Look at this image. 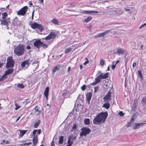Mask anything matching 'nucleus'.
Returning <instances> with one entry per match:
<instances>
[{
    "mask_svg": "<svg viewBox=\"0 0 146 146\" xmlns=\"http://www.w3.org/2000/svg\"><path fill=\"white\" fill-rule=\"evenodd\" d=\"M39 109L40 107L38 106H36L35 107V112L36 113L37 115H39L40 113V111L39 110Z\"/></svg>",
    "mask_w": 146,
    "mask_h": 146,
    "instance_id": "nucleus-23",
    "label": "nucleus"
},
{
    "mask_svg": "<svg viewBox=\"0 0 146 146\" xmlns=\"http://www.w3.org/2000/svg\"><path fill=\"white\" fill-rule=\"evenodd\" d=\"M31 61H30L29 59H27L25 60L22 62L21 64V66L22 67H24L26 64L28 66H29L30 64Z\"/></svg>",
    "mask_w": 146,
    "mask_h": 146,
    "instance_id": "nucleus-11",
    "label": "nucleus"
},
{
    "mask_svg": "<svg viewBox=\"0 0 146 146\" xmlns=\"http://www.w3.org/2000/svg\"><path fill=\"white\" fill-rule=\"evenodd\" d=\"M116 64H115V65L113 64L112 66V69H114L115 67L116 66Z\"/></svg>",
    "mask_w": 146,
    "mask_h": 146,
    "instance_id": "nucleus-54",
    "label": "nucleus"
},
{
    "mask_svg": "<svg viewBox=\"0 0 146 146\" xmlns=\"http://www.w3.org/2000/svg\"><path fill=\"white\" fill-rule=\"evenodd\" d=\"M99 75L101 79H106L108 77V73H106L104 75H103L101 73Z\"/></svg>",
    "mask_w": 146,
    "mask_h": 146,
    "instance_id": "nucleus-18",
    "label": "nucleus"
},
{
    "mask_svg": "<svg viewBox=\"0 0 146 146\" xmlns=\"http://www.w3.org/2000/svg\"><path fill=\"white\" fill-rule=\"evenodd\" d=\"M1 24L4 25H6L8 24V22L6 20L3 19L1 21Z\"/></svg>",
    "mask_w": 146,
    "mask_h": 146,
    "instance_id": "nucleus-31",
    "label": "nucleus"
},
{
    "mask_svg": "<svg viewBox=\"0 0 146 146\" xmlns=\"http://www.w3.org/2000/svg\"><path fill=\"white\" fill-rule=\"evenodd\" d=\"M27 130H20V133L19 136H21V137H22L23 135L26 133L27 132Z\"/></svg>",
    "mask_w": 146,
    "mask_h": 146,
    "instance_id": "nucleus-24",
    "label": "nucleus"
},
{
    "mask_svg": "<svg viewBox=\"0 0 146 146\" xmlns=\"http://www.w3.org/2000/svg\"><path fill=\"white\" fill-rule=\"evenodd\" d=\"M24 45L20 44L15 48L14 52L15 54L19 56L22 55L24 54Z\"/></svg>",
    "mask_w": 146,
    "mask_h": 146,
    "instance_id": "nucleus-3",
    "label": "nucleus"
},
{
    "mask_svg": "<svg viewBox=\"0 0 146 146\" xmlns=\"http://www.w3.org/2000/svg\"><path fill=\"white\" fill-rule=\"evenodd\" d=\"M85 59L86 60V61L83 64L84 65H86L87 64L89 63L88 59L87 58H86Z\"/></svg>",
    "mask_w": 146,
    "mask_h": 146,
    "instance_id": "nucleus-42",
    "label": "nucleus"
},
{
    "mask_svg": "<svg viewBox=\"0 0 146 146\" xmlns=\"http://www.w3.org/2000/svg\"><path fill=\"white\" fill-rule=\"evenodd\" d=\"M14 65V62L11 57H8L7 58V62L6 63V67L9 68L13 67Z\"/></svg>",
    "mask_w": 146,
    "mask_h": 146,
    "instance_id": "nucleus-7",
    "label": "nucleus"
},
{
    "mask_svg": "<svg viewBox=\"0 0 146 146\" xmlns=\"http://www.w3.org/2000/svg\"><path fill=\"white\" fill-rule=\"evenodd\" d=\"M34 10H33V12H32V19H33V16H34Z\"/></svg>",
    "mask_w": 146,
    "mask_h": 146,
    "instance_id": "nucleus-59",
    "label": "nucleus"
},
{
    "mask_svg": "<svg viewBox=\"0 0 146 146\" xmlns=\"http://www.w3.org/2000/svg\"><path fill=\"white\" fill-rule=\"evenodd\" d=\"M17 86L21 88H23L24 87V86L23 84H17Z\"/></svg>",
    "mask_w": 146,
    "mask_h": 146,
    "instance_id": "nucleus-39",
    "label": "nucleus"
},
{
    "mask_svg": "<svg viewBox=\"0 0 146 146\" xmlns=\"http://www.w3.org/2000/svg\"><path fill=\"white\" fill-rule=\"evenodd\" d=\"M92 97V93L91 92L87 93L86 94V98L88 103L89 104Z\"/></svg>",
    "mask_w": 146,
    "mask_h": 146,
    "instance_id": "nucleus-13",
    "label": "nucleus"
},
{
    "mask_svg": "<svg viewBox=\"0 0 146 146\" xmlns=\"http://www.w3.org/2000/svg\"><path fill=\"white\" fill-rule=\"evenodd\" d=\"M69 3L70 4V5L71 6H75L76 4V3L74 2L72 3L70 2Z\"/></svg>",
    "mask_w": 146,
    "mask_h": 146,
    "instance_id": "nucleus-46",
    "label": "nucleus"
},
{
    "mask_svg": "<svg viewBox=\"0 0 146 146\" xmlns=\"http://www.w3.org/2000/svg\"><path fill=\"white\" fill-rule=\"evenodd\" d=\"M54 141H52L51 143V146H55V145L54 144Z\"/></svg>",
    "mask_w": 146,
    "mask_h": 146,
    "instance_id": "nucleus-56",
    "label": "nucleus"
},
{
    "mask_svg": "<svg viewBox=\"0 0 146 146\" xmlns=\"http://www.w3.org/2000/svg\"><path fill=\"white\" fill-rule=\"evenodd\" d=\"M38 131V134H40L41 133V129H39L38 130H37Z\"/></svg>",
    "mask_w": 146,
    "mask_h": 146,
    "instance_id": "nucleus-60",
    "label": "nucleus"
},
{
    "mask_svg": "<svg viewBox=\"0 0 146 146\" xmlns=\"http://www.w3.org/2000/svg\"><path fill=\"white\" fill-rule=\"evenodd\" d=\"M108 115L107 112L106 111L99 113L93 119L94 124L95 125H100L104 122Z\"/></svg>",
    "mask_w": 146,
    "mask_h": 146,
    "instance_id": "nucleus-1",
    "label": "nucleus"
},
{
    "mask_svg": "<svg viewBox=\"0 0 146 146\" xmlns=\"http://www.w3.org/2000/svg\"><path fill=\"white\" fill-rule=\"evenodd\" d=\"M111 30H107L105 32H104L99 33L98 34L96 35L95 36H94V38H97L99 37H103L105 35H106L109 32L110 33H112V32L111 31Z\"/></svg>",
    "mask_w": 146,
    "mask_h": 146,
    "instance_id": "nucleus-9",
    "label": "nucleus"
},
{
    "mask_svg": "<svg viewBox=\"0 0 146 146\" xmlns=\"http://www.w3.org/2000/svg\"><path fill=\"white\" fill-rule=\"evenodd\" d=\"M138 74L139 75V76L140 77V78H142V74L141 72V71L140 70H139L138 71Z\"/></svg>",
    "mask_w": 146,
    "mask_h": 146,
    "instance_id": "nucleus-44",
    "label": "nucleus"
},
{
    "mask_svg": "<svg viewBox=\"0 0 146 146\" xmlns=\"http://www.w3.org/2000/svg\"><path fill=\"white\" fill-rule=\"evenodd\" d=\"M108 12L111 13V15L118 16L123 14V11L121 9H110Z\"/></svg>",
    "mask_w": 146,
    "mask_h": 146,
    "instance_id": "nucleus-4",
    "label": "nucleus"
},
{
    "mask_svg": "<svg viewBox=\"0 0 146 146\" xmlns=\"http://www.w3.org/2000/svg\"><path fill=\"white\" fill-rule=\"evenodd\" d=\"M92 18L91 17H88L85 19L84 21L88 23L92 19Z\"/></svg>",
    "mask_w": 146,
    "mask_h": 146,
    "instance_id": "nucleus-32",
    "label": "nucleus"
},
{
    "mask_svg": "<svg viewBox=\"0 0 146 146\" xmlns=\"http://www.w3.org/2000/svg\"><path fill=\"white\" fill-rule=\"evenodd\" d=\"M111 92L109 91L103 98V99L104 100V102H106L107 101L110 100L111 99Z\"/></svg>",
    "mask_w": 146,
    "mask_h": 146,
    "instance_id": "nucleus-10",
    "label": "nucleus"
},
{
    "mask_svg": "<svg viewBox=\"0 0 146 146\" xmlns=\"http://www.w3.org/2000/svg\"><path fill=\"white\" fill-rule=\"evenodd\" d=\"M40 123V120H38L37 122H35L34 125V127L35 128H36L39 125Z\"/></svg>",
    "mask_w": 146,
    "mask_h": 146,
    "instance_id": "nucleus-30",
    "label": "nucleus"
},
{
    "mask_svg": "<svg viewBox=\"0 0 146 146\" xmlns=\"http://www.w3.org/2000/svg\"><path fill=\"white\" fill-rule=\"evenodd\" d=\"M64 137L62 136H61L59 137V142L58 143L60 144H62L63 142Z\"/></svg>",
    "mask_w": 146,
    "mask_h": 146,
    "instance_id": "nucleus-25",
    "label": "nucleus"
},
{
    "mask_svg": "<svg viewBox=\"0 0 146 146\" xmlns=\"http://www.w3.org/2000/svg\"><path fill=\"white\" fill-rule=\"evenodd\" d=\"M49 89V87H47L46 88L44 92V96L46 97V99L47 100L48 99V95Z\"/></svg>",
    "mask_w": 146,
    "mask_h": 146,
    "instance_id": "nucleus-17",
    "label": "nucleus"
},
{
    "mask_svg": "<svg viewBox=\"0 0 146 146\" xmlns=\"http://www.w3.org/2000/svg\"><path fill=\"white\" fill-rule=\"evenodd\" d=\"M71 68L70 67H68V72H69L70 71Z\"/></svg>",
    "mask_w": 146,
    "mask_h": 146,
    "instance_id": "nucleus-63",
    "label": "nucleus"
},
{
    "mask_svg": "<svg viewBox=\"0 0 146 146\" xmlns=\"http://www.w3.org/2000/svg\"><path fill=\"white\" fill-rule=\"evenodd\" d=\"M2 18L4 19L6 18L7 16V14L6 13H2Z\"/></svg>",
    "mask_w": 146,
    "mask_h": 146,
    "instance_id": "nucleus-35",
    "label": "nucleus"
},
{
    "mask_svg": "<svg viewBox=\"0 0 146 146\" xmlns=\"http://www.w3.org/2000/svg\"><path fill=\"white\" fill-rule=\"evenodd\" d=\"M84 122L86 125H89L90 124V119L89 118H86L84 119Z\"/></svg>",
    "mask_w": 146,
    "mask_h": 146,
    "instance_id": "nucleus-28",
    "label": "nucleus"
},
{
    "mask_svg": "<svg viewBox=\"0 0 146 146\" xmlns=\"http://www.w3.org/2000/svg\"><path fill=\"white\" fill-rule=\"evenodd\" d=\"M81 130L82 131L80 134V136H86L87 135L89 134L91 131V130L89 128L86 127H83Z\"/></svg>",
    "mask_w": 146,
    "mask_h": 146,
    "instance_id": "nucleus-6",
    "label": "nucleus"
},
{
    "mask_svg": "<svg viewBox=\"0 0 146 146\" xmlns=\"http://www.w3.org/2000/svg\"><path fill=\"white\" fill-rule=\"evenodd\" d=\"M20 116H19L18 117V118L16 119V122H17L19 120V119H20Z\"/></svg>",
    "mask_w": 146,
    "mask_h": 146,
    "instance_id": "nucleus-64",
    "label": "nucleus"
},
{
    "mask_svg": "<svg viewBox=\"0 0 146 146\" xmlns=\"http://www.w3.org/2000/svg\"><path fill=\"white\" fill-rule=\"evenodd\" d=\"M144 124V123H135L134 125L132 126V128L134 130L137 129L139 128L140 126H142Z\"/></svg>",
    "mask_w": 146,
    "mask_h": 146,
    "instance_id": "nucleus-12",
    "label": "nucleus"
},
{
    "mask_svg": "<svg viewBox=\"0 0 146 146\" xmlns=\"http://www.w3.org/2000/svg\"><path fill=\"white\" fill-rule=\"evenodd\" d=\"M15 106H16V108H15V110H17L18 109L21 107L20 106L18 105L16 103H15Z\"/></svg>",
    "mask_w": 146,
    "mask_h": 146,
    "instance_id": "nucleus-41",
    "label": "nucleus"
},
{
    "mask_svg": "<svg viewBox=\"0 0 146 146\" xmlns=\"http://www.w3.org/2000/svg\"><path fill=\"white\" fill-rule=\"evenodd\" d=\"M71 136L70 135L69 136L68 138L67 141L68 145L66 146H71L72 145L73 141H71Z\"/></svg>",
    "mask_w": 146,
    "mask_h": 146,
    "instance_id": "nucleus-16",
    "label": "nucleus"
},
{
    "mask_svg": "<svg viewBox=\"0 0 146 146\" xmlns=\"http://www.w3.org/2000/svg\"><path fill=\"white\" fill-rule=\"evenodd\" d=\"M106 102L105 103L103 104L102 107L106 109H108L110 107V103L108 102Z\"/></svg>",
    "mask_w": 146,
    "mask_h": 146,
    "instance_id": "nucleus-20",
    "label": "nucleus"
},
{
    "mask_svg": "<svg viewBox=\"0 0 146 146\" xmlns=\"http://www.w3.org/2000/svg\"><path fill=\"white\" fill-rule=\"evenodd\" d=\"M134 118L133 116L131 117V118L130 121V122L131 123L133 122L134 121Z\"/></svg>",
    "mask_w": 146,
    "mask_h": 146,
    "instance_id": "nucleus-50",
    "label": "nucleus"
},
{
    "mask_svg": "<svg viewBox=\"0 0 146 146\" xmlns=\"http://www.w3.org/2000/svg\"><path fill=\"white\" fill-rule=\"evenodd\" d=\"M5 142V140H3L1 142V143L0 144H2L3 143H4Z\"/></svg>",
    "mask_w": 146,
    "mask_h": 146,
    "instance_id": "nucleus-61",
    "label": "nucleus"
},
{
    "mask_svg": "<svg viewBox=\"0 0 146 146\" xmlns=\"http://www.w3.org/2000/svg\"><path fill=\"white\" fill-rule=\"evenodd\" d=\"M131 123L129 122L128 124L127 125V127H129L131 126Z\"/></svg>",
    "mask_w": 146,
    "mask_h": 146,
    "instance_id": "nucleus-53",
    "label": "nucleus"
},
{
    "mask_svg": "<svg viewBox=\"0 0 146 146\" xmlns=\"http://www.w3.org/2000/svg\"><path fill=\"white\" fill-rule=\"evenodd\" d=\"M100 2L98 3H95L91 7H92L94 8H97V6H98V5L100 4Z\"/></svg>",
    "mask_w": 146,
    "mask_h": 146,
    "instance_id": "nucleus-40",
    "label": "nucleus"
},
{
    "mask_svg": "<svg viewBox=\"0 0 146 146\" xmlns=\"http://www.w3.org/2000/svg\"><path fill=\"white\" fill-rule=\"evenodd\" d=\"M51 22L55 25H58V21L57 19H53L51 21Z\"/></svg>",
    "mask_w": 146,
    "mask_h": 146,
    "instance_id": "nucleus-26",
    "label": "nucleus"
},
{
    "mask_svg": "<svg viewBox=\"0 0 146 146\" xmlns=\"http://www.w3.org/2000/svg\"><path fill=\"white\" fill-rule=\"evenodd\" d=\"M31 27L33 29H37L42 32L44 29V27L41 24L36 22H34L31 24Z\"/></svg>",
    "mask_w": 146,
    "mask_h": 146,
    "instance_id": "nucleus-5",
    "label": "nucleus"
},
{
    "mask_svg": "<svg viewBox=\"0 0 146 146\" xmlns=\"http://www.w3.org/2000/svg\"><path fill=\"white\" fill-rule=\"evenodd\" d=\"M7 78L6 75H4L2 76L0 78V81H3L5 79H6Z\"/></svg>",
    "mask_w": 146,
    "mask_h": 146,
    "instance_id": "nucleus-34",
    "label": "nucleus"
},
{
    "mask_svg": "<svg viewBox=\"0 0 146 146\" xmlns=\"http://www.w3.org/2000/svg\"><path fill=\"white\" fill-rule=\"evenodd\" d=\"M26 49L27 50L30 49H31V47L30 46L28 45L26 47Z\"/></svg>",
    "mask_w": 146,
    "mask_h": 146,
    "instance_id": "nucleus-58",
    "label": "nucleus"
},
{
    "mask_svg": "<svg viewBox=\"0 0 146 146\" xmlns=\"http://www.w3.org/2000/svg\"><path fill=\"white\" fill-rule=\"evenodd\" d=\"M51 38H54L56 36V35L54 33L51 32L49 34Z\"/></svg>",
    "mask_w": 146,
    "mask_h": 146,
    "instance_id": "nucleus-27",
    "label": "nucleus"
},
{
    "mask_svg": "<svg viewBox=\"0 0 146 146\" xmlns=\"http://www.w3.org/2000/svg\"><path fill=\"white\" fill-rule=\"evenodd\" d=\"M125 52V50L122 48L118 47L117 49V53L119 54H122Z\"/></svg>",
    "mask_w": 146,
    "mask_h": 146,
    "instance_id": "nucleus-15",
    "label": "nucleus"
},
{
    "mask_svg": "<svg viewBox=\"0 0 146 146\" xmlns=\"http://www.w3.org/2000/svg\"><path fill=\"white\" fill-rule=\"evenodd\" d=\"M33 42L34 48L38 51H39V49L41 47L44 49H45L48 47V45L41 42L40 39H34Z\"/></svg>",
    "mask_w": 146,
    "mask_h": 146,
    "instance_id": "nucleus-2",
    "label": "nucleus"
},
{
    "mask_svg": "<svg viewBox=\"0 0 146 146\" xmlns=\"http://www.w3.org/2000/svg\"><path fill=\"white\" fill-rule=\"evenodd\" d=\"M72 50L71 48H67L65 50V53H67L70 52Z\"/></svg>",
    "mask_w": 146,
    "mask_h": 146,
    "instance_id": "nucleus-33",
    "label": "nucleus"
},
{
    "mask_svg": "<svg viewBox=\"0 0 146 146\" xmlns=\"http://www.w3.org/2000/svg\"><path fill=\"white\" fill-rule=\"evenodd\" d=\"M86 88V85L85 84H84V85H83L81 87V89L83 91H84L85 90Z\"/></svg>",
    "mask_w": 146,
    "mask_h": 146,
    "instance_id": "nucleus-45",
    "label": "nucleus"
},
{
    "mask_svg": "<svg viewBox=\"0 0 146 146\" xmlns=\"http://www.w3.org/2000/svg\"><path fill=\"white\" fill-rule=\"evenodd\" d=\"M60 64H58L56 66L54 67V68L52 69V71L53 73H54L55 72H56V71L58 70L59 69V68H60Z\"/></svg>",
    "mask_w": 146,
    "mask_h": 146,
    "instance_id": "nucleus-22",
    "label": "nucleus"
},
{
    "mask_svg": "<svg viewBox=\"0 0 146 146\" xmlns=\"http://www.w3.org/2000/svg\"><path fill=\"white\" fill-rule=\"evenodd\" d=\"M68 93V92L67 91H66L65 92L63 93L62 94V96H65Z\"/></svg>",
    "mask_w": 146,
    "mask_h": 146,
    "instance_id": "nucleus-48",
    "label": "nucleus"
},
{
    "mask_svg": "<svg viewBox=\"0 0 146 146\" xmlns=\"http://www.w3.org/2000/svg\"><path fill=\"white\" fill-rule=\"evenodd\" d=\"M105 62V61L104 59L102 58L100 59V64L101 66H103L104 65Z\"/></svg>",
    "mask_w": 146,
    "mask_h": 146,
    "instance_id": "nucleus-36",
    "label": "nucleus"
},
{
    "mask_svg": "<svg viewBox=\"0 0 146 146\" xmlns=\"http://www.w3.org/2000/svg\"><path fill=\"white\" fill-rule=\"evenodd\" d=\"M99 90V86H96L94 88V92H96Z\"/></svg>",
    "mask_w": 146,
    "mask_h": 146,
    "instance_id": "nucleus-47",
    "label": "nucleus"
},
{
    "mask_svg": "<svg viewBox=\"0 0 146 146\" xmlns=\"http://www.w3.org/2000/svg\"><path fill=\"white\" fill-rule=\"evenodd\" d=\"M77 127V125L75 124H74L72 127V130H71V131H75V130L76 129Z\"/></svg>",
    "mask_w": 146,
    "mask_h": 146,
    "instance_id": "nucleus-38",
    "label": "nucleus"
},
{
    "mask_svg": "<svg viewBox=\"0 0 146 146\" xmlns=\"http://www.w3.org/2000/svg\"><path fill=\"white\" fill-rule=\"evenodd\" d=\"M38 141V138L37 135L35 136H34L33 138V144L34 145H36L37 144Z\"/></svg>",
    "mask_w": 146,
    "mask_h": 146,
    "instance_id": "nucleus-19",
    "label": "nucleus"
},
{
    "mask_svg": "<svg viewBox=\"0 0 146 146\" xmlns=\"http://www.w3.org/2000/svg\"><path fill=\"white\" fill-rule=\"evenodd\" d=\"M91 11H83L82 13L83 14H90Z\"/></svg>",
    "mask_w": 146,
    "mask_h": 146,
    "instance_id": "nucleus-37",
    "label": "nucleus"
},
{
    "mask_svg": "<svg viewBox=\"0 0 146 146\" xmlns=\"http://www.w3.org/2000/svg\"><path fill=\"white\" fill-rule=\"evenodd\" d=\"M146 25V23H144V24L141 25L139 27V29L141 28H143L144 26Z\"/></svg>",
    "mask_w": 146,
    "mask_h": 146,
    "instance_id": "nucleus-55",
    "label": "nucleus"
},
{
    "mask_svg": "<svg viewBox=\"0 0 146 146\" xmlns=\"http://www.w3.org/2000/svg\"><path fill=\"white\" fill-rule=\"evenodd\" d=\"M37 131V130H34L33 131V135H35V134L36 133V131Z\"/></svg>",
    "mask_w": 146,
    "mask_h": 146,
    "instance_id": "nucleus-49",
    "label": "nucleus"
},
{
    "mask_svg": "<svg viewBox=\"0 0 146 146\" xmlns=\"http://www.w3.org/2000/svg\"><path fill=\"white\" fill-rule=\"evenodd\" d=\"M141 102L143 106L146 108V96L143 98Z\"/></svg>",
    "mask_w": 146,
    "mask_h": 146,
    "instance_id": "nucleus-21",
    "label": "nucleus"
},
{
    "mask_svg": "<svg viewBox=\"0 0 146 146\" xmlns=\"http://www.w3.org/2000/svg\"><path fill=\"white\" fill-rule=\"evenodd\" d=\"M101 78L100 77H99V75L97 77L95 78V82H94L90 84L91 85H94L96 84L97 83H99L101 80Z\"/></svg>",
    "mask_w": 146,
    "mask_h": 146,
    "instance_id": "nucleus-14",
    "label": "nucleus"
},
{
    "mask_svg": "<svg viewBox=\"0 0 146 146\" xmlns=\"http://www.w3.org/2000/svg\"><path fill=\"white\" fill-rule=\"evenodd\" d=\"M136 63L134 62V63H133V65H132V66H133V68H134L136 66Z\"/></svg>",
    "mask_w": 146,
    "mask_h": 146,
    "instance_id": "nucleus-57",
    "label": "nucleus"
},
{
    "mask_svg": "<svg viewBox=\"0 0 146 146\" xmlns=\"http://www.w3.org/2000/svg\"><path fill=\"white\" fill-rule=\"evenodd\" d=\"M119 114L121 116H123L124 114L122 111H120L119 113Z\"/></svg>",
    "mask_w": 146,
    "mask_h": 146,
    "instance_id": "nucleus-52",
    "label": "nucleus"
},
{
    "mask_svg": "<svg viewBox=\"0 0 146 146\" xmlns=\"http://www.w3.org/2000/svg\"><path fill=\"white\" fill-rule=\"evenodd\" d=\"M13 70L12 69H8L5 72V74L6 75L9 74L13 72Z\"/></svg>",
    "mask_w": 146,
    "mask_h": 146,
    "instance_id": "nucleus-29",
    "label": "nucleus"
},
{
    "mask_svg": "<svg viewBox=\"0 0 146 146\" xmlns=\"http://www.w3.org/2000/svg\"><path fill=\"white\" fill-rule=\"evenodd\" d=\"M28 8L27 6H25L23 7L17 12V15H18L24 16L26 13Z\"/></svg>",
    "mask_w": 146,
    "mask_h": 146,
    "instance_id": "nucleus-8",
    "label": "nucleus"
},
{
    "mask_svg": "<svg viewBox=\"0 0 146 146\" xmlns=\"http://www.w3.org/2000/svg\"><path fill=\"white\" fill-rule=\"evenodd\" d=\"M99 13L98 11H91L90 14H92L94 15H95L96 13Z\"/></svg>",
    "mask_w": 146,
    "mask_h": 146,
    "instance_id": "nucleus-43",
    "label": "nucleus"
},
{
    "mask_svg": "<svg viewBox=\"0 0 146 146\" xmlns=\"http://www.w3.org/2000/svg\"><path fill=\"white\" fill-rule=\"evenodd\" d=\"M50 37V35L49 34L48 36H47L45 37V38L46 40H49L51 39V38Z\"/></svg>",
    "mask_w": 146,
    "mask_h": 146,
    "instance_id": "nucleus-51",
    "label": "nucleus"
},
{
    "mask_svg": "<svg viewBox=\"0 0 146 146\" xmlns=\"http://www.w3.org/2000/svg\"><path fill=\"white\" fill-rule=\"evenodd\" d=\"M32 143V142H30V143H26V145H29Z\"/></svg>",
    "mask_w": 146,
    "mask_h": 146,
    "instance_id": "nucleus-62",
    "label": "nucleus"
}]
</instances>
